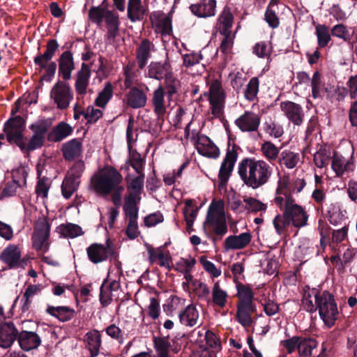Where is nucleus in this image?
<instances>
[{"mask_svg":"<svg viewBox=\"0 0 357 357\" xmlns=\"http://www.w3.org/2000/svg\"><path fill=\"white\" fill-rule=\"evenodd\" d=\"M91 77V69L88 64L82 63L80 70L77 73L75 88L78 96L83 97L87 91Z\"/></svg>","mask_w":357,"mask_h":357,"instance_id":"obj_21","label":"nucleus"},{"mask_svg":"<svg viewBox=\"0 0 357 357\" xmlns=\"http://www.w3.org/2000/svg\"><path fill=\"white\" fill-rule=\"evenodd\" d=\"M86 348L90 351V357H97L102 344L101 335L97 330L87 332L84 339Z\"/></svg>","mask_w":357,"mask_h":357,"instance_id":"obj_27","label":"nucleus"},{"mask_svg":"<svg viewBox=\"0 0 357 357\" xmlns=\"http://www.w3.org/2000/svg\"><path fill=\"white\" fill-rule=\"evenodd\" d=\"M102 116V112L100 109H95L93 106H89L86 109L84 119H86V124H93Z\"/></svg>","mask_w":357,"mask_h":357,"instance_id":"obj_62","label":"nucleus"},{"mask_svg":"<svg viewBox=\"0 0 357 357\" xmlns=\"http://www.w3.org/2000/svg\"><path fill=\"white\" fill-rule=\"evenodd\" d=\"M315 291H312L308 286H306L303 289V297L301 303L303 310L312 314L317 311L316 303L314 304L312 300V296H314Z\"/></svg>","mask_w":357,"mask_h":357,"instance_id":"obj_48","label":"nucleus"},{"mask_svg":"<svg viewBox=\"0 0 357 357\" xmlns=\"http://www.w3.org/2000/svg\"><path fill=\"white\" fill-rule=\"evenodd\" d=\"M165 91L162 86L160 85L153 91L151 103L153 112L158 121L163 122L167 112V107L165 102Z\"/></svg>","mask_w":357,"mask_h":357,"instance_id":"obj_18","label":"nucleus"},{"mask_svg":"<svg viewBox=\"0 0 357 357\" xmlns=\"http://www.w3.org/2000/svg\"><path fill=\"white\" fill-rule=\"evenodd\" d=\"M148 73L151 78L161 80L162 79H167V77L174 75L172 66L167 56L164 62L152 61L148 66Z\"/></svg>","mask_w":357,"mask_h":357,"instance_id":"obj_13","label":"nucleus"},{"mask_svg":"<svg viewBox=\"0 0 357 357\" xmlns=\"http://www.w3.org/2000/svg\"><path fill=\"white\" fill-rule=\"evenodd\" d=\"M123 176L114 167L109 166L99 174H95L91 179L92 189L98 195L107 196L112 193L117 184H121Z\"/></svg>","mask_w":357,"mask_h":357,"instance_id":"obj_5","label":"nucleus"},{"mask_svg":"<svg viewBox=\"0 0 357 357\" xmlns=\"http://www.w3.org/2000/svg\"><path fill=\"white\" fill-rule=\"evenodd\" d=\"M154 47V45L146 38L142 40L140 45L136 50V59L137 66L142 70L146 66L149 59L151 57V50Z\"/></svg>","mask_w":357,"mask_h":357,"instance_id":"obj_29","label":"nucleus"},{"mask_svg":"<svg viewBox=\"0 0 357 357\" xmlns=\"http://www.w3.org/2000/svg\"><path fill=\"white\" fill-rule=\"evenodd\" d=\"M180 322L186 326H194L197 324L199 312L195 306L189 305L178 315Z\"/></svg>","mask_w":357,"mask_h":357,"instance_id":"obj_33","label":"nucleus"},{"mask_svg":"<svg viewBox=\"0 0 357 357\" xmlns=\"http://www.w3.org/2000/svg\"><path fill=\"white\" fill-rule=\"evenodd\" d=\"M331 160V167L337 177H342L345 172H350L354 170V163L346 160L336 151L333 152Z\"/></svg>","mask_w":357,"mask_h":357,"instance_id":"obj_26","label":"nucleus"},{"mask_svg":"<svg viewBox=\"0 0 357 357\" xmlns=\"http://www.w3.org/2000/svg\"><path fill=\"white\" fill-rule=\"evenodd\" d=\"M281 110L287 118L296 126H301L303 122L304 112L303 107L292 101H284L280 103Z\"/></svg>","mask_w":357,"mask_h":357,"instance_id":"obj_15","label":"nucleus"},{"mask_svg":"<svg viewBox=\"0 0 357 357\" xmlns=\"http://www.w3.org/2000/svg\"><path fill=\"white\" fill-rule=\"evenodd\" d=\"M259 91V80L258 77H252L248 84L246 85V88L244 91V97L245 98L250 102H255L258 100L257 94Z\"/></svg>","mask_w":357,"mask_h":357,"instance_id":"obj_38","label":"nucleus"},{"mask_svg":"<svg viewBox=\"0 0 357 357\" xmlns=\"http://www.w3.org/2000/svg\"><path fill=\"white\" fill-rule=\"evenodd\" d=\"M146 15V9L142 6V0H128L127 16L132 22L142 21Z\"/></svg>","mask_w":357,"mask_h":357,"instance_id":"obj_31","label":"nucleus"},{"mask_svg":"<svg viewBox=\"0 0 357 357\" xmlns=\"http://www.w3.org/2000/svg\"><path fill=\"white\" fill-rule=\"evenodd\" d=\"M211 227H213V231L215 235L211 238L214 243L217 241H220L228 231L226 218H222L218 221L215 225H211Z\"/></svg>","mask_w":357,"mask_h":357,"instance_id":"obj_53","label":"nucleus"},{"mask_svg":"<svg viewBox=\"0 0 357 357\" xmlns=\"http://www.w3.org/2000/svg\"><path fill=\"white\" fill-rule=\"evenodd\" d=\"M113 96V86L110 82L105 84L104 89L98 93V97L95 100L96 106L105 108L107 102L110 100Z\"/></svg>","mask_w":357,"mask_h":357,"instance_id":"obj_43","label":"nucleus"},{"mask_svg":"<svg viewBox=\"0 0 357 357\" xmlns=\"http://www.w3.org/2000/svg\"><path fill=\"white\" fill-rule=\"evenodd\" d=\"M243 201L250 208L252 213L266 211L267 208L266 204H264L261 201L251 197L244 198Z\"/></svg>","mask_w":357,"mask_h":357,"instance_id":"obj_63","label":"nucleus"},{"mask_svg":"<svg viewBox=\"0 0 357 357\" xmlns=\"http://www.w3.org/2000/svg\"><path fill=\"white\" fill-rule=\"evenodd\" d=\"M82 142L77 138L73 139L62 145L61 152L66 161H72L82 153Z\"/></svg>","mask_w":357,"mask_h":357,"instance_id":"obj_28","label":"nucleus"},{"mask_svg":"<svg viewBox=\"0 0 357 357\" xmlns=\"http://www.w3.org/2000/svg\"><path fill=\"white\" fill-rule=\"evenodd\" d=\"M330 149L321 147L314 155V162L318 168L326 167L332 158Z\"/></svg>","mask_w":357,"mask_h":357,"instance_id":"obj_44","label":"nucleus"},{"mask_svg":"<svg viewBox=\"0 0 357 357\" xmlns=\"http://www.w3.org/2000/svg\"><path fill=\"white\" fill-rule=\"evenodd\" d=\"M233 21L234 16L231 8L228 6H225L218 17L220 33L221 34L231 33V29L233 26Z\"/></svg>","mask_w":357,"mask_h":357,"instance_id":"obj_34","label":"nucleus"},{"mask_svg":"<svg viewBox=\"0 0 357 357\" xmlns=\"http://www.w3.org/2000/svg\"><path fill=\"white\" fill-rule=\"evenodd\" d=\"M195 145L197 152L205 157L217 158L220 155V150L213 141L206 135H201L193 136Z\"/></svg>","mask_w":357,"mask_h":357,"instance_id":"obj_10","label":"nucleus"},{"mask_svg":"<svg viewBox=\"0 0 357 357\" xmlns=\"http://www.w3.org/2000/svg\"><path fill=\"white\" fill-rule=\"evenodd\" d=\"M230 146L229 142L228 146ZM237 146L233 145L231 150L228 147L225 158H224L218 173L219 187L224 188L227 185L229 178L233 171L235 162L237 160L238 153L236 152Z\"/></svg>","mask_w":357,"mask_h":357,"instance_id":"obj_7","label":"nucleus"},{"mask_svg":"<svg viewBox=\"0 0 357 357\" xmlns=\"http://www.w3.org/2000/svg\"><path fill=\"white\" fill-rule=\"evenodd\" d=\"M105 11L100 6H92L89 10V20L100 25L105 18Z\"/></svg>","mask_w":357,"mask_h":357,"instance_id":"obj_60","label":"nucleus"},{"mask_svg":"<svg viewBox=\"0 0 357 357\" xmlns=\"http://www.w3.org/2000/svg\"><path fill=\"white\" fill-rule=\"evenodd\" d=\"M299 160V154L289 150L283 151L278 158L280 165H284L288 169L294 168Z\"/></svg>","mask_w":357,"mask_h":357,"instance_id":"obj_37","label":"nucleus"},{"mask_svg":"<svg viewBox=\"0 0 357 357\" xmlns=\"http://www.w3.org/2000/svg\"><path fill=\"white\" fill-rule=\"evenodd\" d=\"M137 176L132 179H128L129 176L126 177L127 181V190L128 194L127 195H132L135 199L141 200V194L144 189L145 174L144 172L137 173Z\"/></svg>","mask_w":357,"mask_h":357,"instance_id":"obj_30","label":"nucleus"},{"mask_svg":"<svg viewBox=\"0 0 357 357\" xmlns=\"http://www.w3.org/2000/svg\"><path fill=\"white\" fill-rule=\"evenodd\" d=\"M172 20L169 16H165L155 24L158 29H160V33L162 36L172 34Z\"/></svg>","mask_w":357,"mask_h":357,"instance_id":"obj_61","label":"nucleus"},{"mask_svg":"<svg viewBox=\"0 0 357 357\" xmlns=\"http://www.w3.org/2000/svg\"><path fill=\"white\" fill-rule=\"evenodd\" d=\"M59 228L61 234L65 237L75 238L84 234L82 227L75 224L61 225Z\"/></svg>","mask_w":357,"mask_h":357,"instance_id":"obj_50","label":"nucleus"},{"mask_svg":"<svg viewBox=\"0 0 357 357\" xmlns=\"http://www.w3.org/2000/svg\"><path fill=\"white\" fill-rule=\"evenodd\" d=\"M290 219L288 218L285 215H277L273 220L274 228L278 234L281 235L291 225Z\"/></svg>","mask_w":357,"mask_h":357,"instance_id":"obj_56","label":"nucleus"},{"mask_svg":"<svg viewBox=\"0 0 357 357\" xmlns=\"http://www.w3.org/2000/svg\"><path fill=\"white\" fill-rule=\"evenodd\" d=\"M147 102V96L141 89L134 86L126 94L127 105L132 109H139L145 107Z\"/></svg>","mask_w":357,"mask_h":357,"instance_id":"obj_24","label":"nucleus"},{"mask_svg":"<svg viewBox=\"0 0 357 357\" xmlns=\"http://www.w3.org/2000/svg\"><path fill=\"white\" fill-rule=\"evenodd\" d=\"M89 260L95 264H99L107 260L110 255H114V248L109 240L107 241V245L93 243L86 248Z\"/></svg>","mask_w":357,"mask_h":357,"instance_id":"obj_8","label":"nucleus"},{"mask_svg":"<svg viewBox=\"0 0 357 357\" xmlns=\"http://www.w3.org/2000/svg\"><path fill=\"white\" fill-rule=\"evenodd\" d=\"M209 101L225 100V94L222 83L218 79L213 80L209 87Z\"/></svg>","mask_w":357,"mask_h":357,"instance_id":"obj_46","label":"nucleus"},{"mask_svg":"<svg viewBox=\"0 0 357 357\" xmlns=\"http://www.w3.org/2000/svg\"><path fill=\"white\" fill-rule=\"evenodd\" d=\"M17 341L20 347L24 351L38 349L42 342L40 337L36 332L27 330L19 331Z\"/></svg>","mask_w":357,"mask_h":357,"instance_id":"obj_14","label":"nucleus"},{"mask_svg":"<svg viewBox=\"0 0 357 357\" xmlns=\"http://www.w3.org/2000/svg\"><path fill=\"white\" fill-rule=\"evenodd\" d=\"M108 282V278H105L100 287L99 300L102 307L108 306L112 302V291L105 287L106 284Z\"/></svg>","mask_w":357,"mask_h":357,"instance_id":"obj_58","label":"nucleus"},{"mask_svg":"<svg viewBox=\"0 0 357 357\" xmlns=\"http://www.w3.org/2000/svg\"><path fill=\"white\" fill-rule=\"evenodd\" d=\"M50 129L45 134V139L50 142H59L70 135L73 132V128L66 122L61 121L56 126Z\"/></svg>","mask_w":357,"mask_h":357,"instance_id":"obj_19","label":"nucleus"},{"mask_svg":"<svg viewBox=\"0 0 357 357\" xmlns=\"http://www.w3.org/2000/svg\"><path fill=\"white\" fill-rule=\"evenodd\" d=\"M316 34L319 46L321 48L327 46L331 39L328 28L326 25L319 24L316 26Z\"/></svg>","mask_w":357,"mask_h":357,"instance_id":"obj_52","label":"nucleus"},{"mask_svg":"<svg viewBox=\"0 0 357 357\" xmlns=\"http://www.w3.org/2000/svg\"><path fill=\"white\" fill-rule=\"evenodd\" d=\"M312 86V97L314 99L321 98V86H323L321 75L319 71H315L312 78L310 79Z\"/></svg>","mask_w":357,"mask_h":357,"instance_id":"obj_54","label":"nucleus"},{"mask_svg":"<svg viewBox=\"0 0 357 357\" xmlns=\"http://www.w3.org/2000/svg\"><path fill=\"white\" fill-rule=\"evenodd\" d=\"M51 118H43L31 124L29 130L33 132L28 138L24 135L26 119L22 116L10 117L3 124L0 139H6L8 144L19 148L25 155H29L35 150L42 148L45 142V134L52 126Z\"/></svg>","mask_w":357,"mask_h":357,"instance_id":"obj_1","label":"nucleus"},{"mask_svg":"<svg viewBox=\"0 0 357 357\" xmlns=\"http://www.w3.org/2000/svg\"><path fill=\"white\" fill-rule=\"evenodd\" d=\"M0 261L6 264L10 269L18 268L21 264V251L19 247L10 244L0 254Z\"/></svg>","mask_w":357,"mask_h":357,"instance_id":"obj_16","label":"nucleus"},{"mask_svg":"<svg viewBox=\"0 0 357 357\" xmlns=\"http://www.w3.org/2000/svg\"><path fill=\"white\" fill-rule=\"evenodd\" d=\"M19 331L12 321L0 325V348L9 349L17 340Z\"/></svg>","mask_w":357,"mask_h":357,"instance_id":"obj_11","label":"nucleus"},{"mask_svg":"<svg viewBox=\"0 0 357 357\" xmlns=\"http://www.w3.org/2000/svg\"><path fill=\"white\" fill-rule=\"evenodd\" d=\"M37 179L38 181L35 190L36 195L38 197L47 198L48 196L49 190L52 184L51 180L45 176H43V178H39Z\"/></svg>","mask_w":357,"mask_h":357,"instance_id":"obj_51","label":"nucleus"},{"mask_svg":"<svg viewBox=\"0 0 357 357\" xmlns=\"http://www.w3.org/2000/svg\"><path fill=\"white\" fill-rule=\"evenodd\" d=\"M50 225L46 220L38 222L34 227L32 236L33 247L37 250H43L46 252L49 250V244L47 243L50 237Z\"/></svg>","mask_w":357,"mask_h":357,"instance_id":"obj_9","label":"nucleus"},{"mask_svg":"<svg viewBox=\"0 0 357 357\" xmlns=\"http://www.w3.org/2000/svg\"><path fill=\"white\" fill-rule=\"evenodd\" d=\"M149 257L151 261L153 259H159L158 264L162 267L167 268L169 271L171 269V267L169 264V261L170 259V257L167 254L165 255L161 250L158 251H155L154 249L149 250Z\"/></svg>","mask_w":357,"mask_h":357,"instance_id":"obj_57","label":"nucleus"},{"mask_svg":"<svg viewBox=\"0 0 357 357\" xmlns=\"http://www.w3.org/2000/svg\"><path fill=\"white\" fill-rule=\"evenodd\" d=\"M50 98L58 109L64 110L68 108L73 99V91L66 81L58 80L51 89Z\"/></svg>","mask_w":357,"mask_h":357,"instance_id":"obj_6","label":"nucleus"},{"mask_svg":"<svg viewBox=\"0 0 357 357\" xmlns=\"http://www.w3.org/2000/svg\"><path fill=\"white\" fill-rule=\"evenodd\" d=\"M46 312L61 322L68 321L73 319L75 315V310L68 306L54 307L48 305Z\"/></svg>","mask_w":357,"mask_h":357,"instance_id":"obj_32","label":"nucleus"},{"mask_svg":"<svg viewBox=\"0 0 357 357\" xmlns=\"http://www.w3.org/2000/svg\"><path fill=\"white\" fill-rule=\"evenodd\" d=\"M227 297L228 295L227 292L220 288L219 282H215L213 285L212 292V300L213 303L220 308H223L226 305Z\"/></svg>","mask_w":357,"mask_h":357,"instance_id":"obj_45","label":"nucleus"},{"mask_svg":"<svg viewBox=\"0 0 357 357\" xmlns=\"http://www.w3.org/2000/svg\"><path fill=\"white\" fill-rule=\"evenodd\" d=\"M261 151L271 162L278 159L280 153L279 149L270 141H266L261 144Z\"/></svg>","mask_w":357,"mask_h":357,"instance_id":"obj_47","label":"nucleus"},{"mask_svg":"<svg viewBox=\"0 0 357 357\" xmlns=\"http://www.w3.org/2000/svg\"><path fill=\"white\" fill-rule=\"evenodd\" d=\"M261 117L253 112L245 111L235 120L236 126L242 132H255L259 127Z\"/></svg>","mask_w":357,"mask_h":357,"instance_id":"obj_12","label":"nucleus"},{"mask_svg":"<svg viewBox=\"0 0 357 357\" xmlns=\"http://www.w3.org/2000/svg\"><path fill=\"white\" fill-rule=\"evenodd\" d=\"M317 346V342L315 339L311 337H300L298 345V352L301 357H307L312 356V349Z\"/></svg>","mask_w":357,"mask_h":357,"instance_id":"obj_40","label":"nucleus"},{"mask_svg":"<svg viewBox=\"0 0 357 357\" xmlns=\"http://www.w3.org/2000/svg\"><path fill=\"white\" fill-rule=\"evenodd\" d=\"M79 185V181H77L69 176H66L61 184V193L66 199L71 197L73 194L77 190Z\"/></svg>","mask_w":357,"mask_h":357,"instance_id":"obj_41","label":"nucleus"},{"mask_svg":"<svg viewBox=\"0 0 357 357\" xmlns=\"http://www.w3.org/2000/svg\"><path fill=\"white\" fill-rule=\"evenodd\" d=\"M312 291H315V307L317 310L319 311L320 318L328 328H332L337 320L339 315L334 296L328 291L321 292L315 288L312 289Z\"/></svg>","mask_w":357,"mask_h":357,"instance_id":"obj_4","label":"nucleus"},{"mask_svg":"<svg viewBox=\"0 0 357 357\" xmlns=\"http://www.w3.org/2000/svg\"><path fill=\"white\" fill-rule=\"evenodd\" d=\"M196 264V260L192 258L190 259L181 258L176 263L174 269L180 273H185L191 272L192 268Z\"/></svg>","mask_w":357,"mask_h":357,"instance_id":"obj_59","label":"nucleus"},{"mask_svg":"<svg viewBox=\"0 0 357 357\" xmlns=\"http://www.w3.org/2000/svg\"><path fill=\"white\" fill-rule=\"evenodd\" d=\"M154 348L156 352L155 356H167L171 344L165 337H153Z\"/></svg>","mask_w":357,"mask_h":357,"instance_id":"obj_49","label":"nucleus"},{"mask_svg":"<svg viewBox=\"0 0 357 357\" xmlns=\"http://www.w3.org/2000/svg\"><path fill=\"white\" fill-rule=\"evenodd\" d=\"M59 76L63 80L68 81L71 79V74L75 68L73 54L71 51L66 50L58 59Z\"/></svg>","mask_w":357,"mask_h":357,"instance_id":"obj_17","label":"nucleus"},{"mask_svg":"<svg viewBox=\"0 0 357 357\" xmlns=\"http://www.w3.org/2000/svg\"><path fill=\"white\" fill-rule=\"evenodd\" d=\"M129 151V158L126 162L131 166L136 173L144 172L145 160L142 158L141 154L136 149H131Z\"/></svg>","mask_w":357,"mask_h":357,"instance_id":"obj_39","label":"nucleus"},{"mask_svg":"<svg viewBox=\"0 0 357 357\" xmlns=\"http://www.w3.org/2000/svg\"><path fill=\"white\" fill-rule=\"evenodd\" d=\"M59 45L56 39H49L46 44V50L43 54H38L34 57L33 61L37 62L50 61L59 50Z\"/></svg>","mask_w":357,"mask_h":357,"instance_id":"obj_36","label":"nucleus"},{"mask_svg":"<svg viewBox=\"0 0 357 357\" xmlns=\"http://www.w3.org/2000/svg\"><path fill=\"white\" fill-rule=\"evenodd\" d=\"M237 303L236 319L243 327H250L253 323L252 314L257 312V306L254 303V293L252 289L243 283L236 284Z\"/></svg>","mask_w":357,"mask_h":357,"instance_id":"obj_3","label":"nucleus"},{"mask_svg":"<svg viewBox=\"0 0 357 357\" xmlns=\"http://www.w3.org/2000/svg\"><path fill=\"white\" fill-rule=\"evenodd\" d=\"M238 173L245 185L256 190L269 181L273 168L264 160L245 158L238 163Z\"/></svg>","mask_w":357,"mask_h":357,"instance_id":"obj_2","label":"nucleus"},{"mask_svg":"<svg viewBox=\"0 0 357 357\" xmlns=\"http://www.w3.org/2000/svg\"><path fill=\"white\" fill-rule=\"evenodd\" d=\"M165 91L167 96V99L169 101H171L173 96L178 92V87L179 86V81L175 78L174 75H172L167 77V79L165 80Z\"/></svg>","mask_w":357,"mask_h":357,"instance_id":"obj_55","label":"nucleus"},{"mask_svg":"<svg viewBox=\"0 0 357 357\" xmlns=\"http://www.w3.org/2000/svg\"><path fill=\"white\" fill-rule=\"evenodd\" d=\"M140 200L135 199L132 195H126L125 197V204L123 206V211L128 220H135L138 218L139 208L137 204Z\"/></svg>","mask_w":357,"mask_h":357,"instance_id":"obj_35","label":"nucleus"},{"mask_svg":"<svg viewBox=\"0 0 357 357\" xmlns=\"http://www.w3.org/2000/svg\"><path fill=\"white\" fill-rule=\"evenodd\" d=\"M252 240L250 232L241 233L239 235H231L227 237L224 242L225 250H241L246 248Z\"/></svg>","mask_w":357,"mask_h":357,"instance_id":"obj_20","label":"nucleus"},{"mask_svg":"<svg viewBox=\"0 0 357 357\" xmlns=\"http://www.w3.org/2000/svg\"><path fill=\"white\" fill-rule=\"evenodd\" d=\"M215 0H202L199 3L192 4L190 11L198 17H208L215 14Z\"/></svg>","mask_w":357,"mask_h":357,"instance_id":"obj_23","label":"nucleus"},{"mask_svg":"<svg viewBox=\"0 0 357 357\" xmlns=\"http://www.w3.org/2000/svg\"><path fill=\"white\" fill-rule=\"evenodd\" d=\"M284 215L290 219L296 227L300 228L307 225L308 215L301 206H294V208L284 210Z\"/></svg>","mask_w":357,"mask_h":357,"instance_id":"obj_25","label":"nucleus"},{"mask_svg":"<svg viewBox=\"0 0 357 357\" xmlns=\"http://www.w3.org/2000/svg\"><path fill=\"white\" fill-rule=\"evenodd\" d=\"M199 261L204 269L213 277L218 278L221 275V271L217 268L213 262L207 260L205 256L200 257Z\"/></svg>","mask_w":357,"mask_h":357,"instance_id":"obj_64","label":"nucleus"},{"mask_svg":"<svg viewBox=\"0 0 357 357\" xmlns=\"http://www.w3.org/2000/svg\"><path fill=\"white\" fill-rule=\"evenodd\" d=\"M35 65L38 66L40 70H45V73L41 77L42 80L50 82L56 71V63L54 61H43L37 62L33 61Z\"/></svg>","mask_w":357,"mask_h":357,"instance_id":"obj_42","label":"nucleus"},{"mask_svg":"<svg viewBox=\"0 0 357 357\" xmlns=\"http://www.w3.org/2000/svg\"><path fill=\"white\" fill-rule=\"evenodd\" d=\"M222 218H225V214L223 210V203L222 202H213L207 213L206 220L203 224L204 232L208 236L206 225H208L209 226L215 225V223Z\"/></svg>","mask_w":357,"mask_h":357,"instance_id":"obj_22","label":"nucleus"}]
</instances>
